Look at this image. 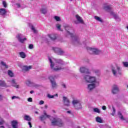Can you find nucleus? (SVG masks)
<instances>
[{"label":"nucleus","instance_id":"14","mask_svg":"<svg viewBox=\"0 0 128 128\" xmlns=\"http://www.w3.org/2000/svg\"><path fill=\"white\" fill-rule=\"evenodd\" d=\"M63 102L64 104V106H70V102L68 98L66 96H63Z\"/></svg>","mask_w":128,"mask_h":128},{"label":"nucleus","instance_id":"29","mask_svg":"<svg viewBox=\"0 0 128 128\" xmlns=\"http://www.w3.org/2000/svg\"><path fill=\"white\" fill-rule=\"evenodd\" d=\"M94 112H97V114H100V110L98 108H94L93 109Z\"/></svg>","mask_w":128,"mask_h":128},{"label":"nucleus","instance_id":"38","mask_svg":"<svg viewBox=\"0 0 128 128\" xmlns=\"http://www.w3.org/2000/svg\"><path fill=\"white\" fill-rule=\"evenodd\" d=\"M4 124V120L2 118L0 117V126H2Z\"/></svg>","mask_w":128,"mask_h":128},{"label":"nucleus","instance_id":"11","mask_svg":"<svg viewBox=\"0 0 128 128\" xmlns=\"http://www.w3.org/2000/svg\"><path fill=\"white\" fill-rule=\"evenodd\" d=\"M43 114H44L41 115L39 118L41 122H44V120H46V118H50V115L48 114L46 110L43 112Z\"/></svg>","mask_w":128,"mask_h":128},{"label":"nucleus","instance_id":"28","mask_svg":"<svg viewBox=\"0 0 128 128\" xmlns=\"http://www.w3.org/2000/svg\"><path fill=\"white\" fill-rule=\"evenodd\" d=\"M96 122H100V124H102V118L100 116H98L96 118Z\"/></svg>","mask_w":128,"mask_h":128},{"label":"nucleus","instance_id":"26","mask_svg":"<svg viewBox=\"0 0 128 128\" xmlns=\"http://www.w3.org/2000/svg\"><path fill=\"white\" fill-rule=\"evenodd\" d=\"M49 38L52 40H56V36L54 34H52L48 35Z\"/></svg>","mask_w":128,"mask_h":128},{"label":"nucleus","instance_id":"41","mask_svg":"<svg viewBox=\"0 0 128 128\" xmlns=\"http://www.w3.org/2000/svg\"><path fill=\"white\" fill-rule=\"evenodd\" d=\"M2 4H3V6H4V8L8 7V5H7L6 2V1H2Z\"/></svg>","mask_w":128,"mask_h":128},{"label":"nucleus","instance_id":"43","mask_svg":"<svg viewBox=\"0 0 128 128\" xmlns=\"http://www.w3.org/2000/svg\"><path fill=\"white\" fill-rule=\"evenodd\" d=\"M94 72L95 74H100V70H94Z\"/></svg>","mask_w":128,"mask_h":128},{"label":"nucleus","instance_id":"50","mask_svg":"<svg viewBox=\"0 0 128 128\" xmlns=\"http://www.w3.org/2000/svg\"><path fill=\"white\" fill-rule=\"evenodd\" d=\"M16 6L18 8H20V4H16Z\"/></svg>","mask_w":128,"mask_h":128},{"label":"nucleus","instance_id":"53","mask_svg":"<svg viewBox=\"0 0 128 128\" xmlns=\"http://www.w3.org/2000/svg\"><path fill=\"white\" fill-rule=\"evenodd\" d=\"M67 113H68V114H71V112H70V111H68V112H67Z\"/></svg>","mask_w":128,"mask_h":128},{"label":"nucleus","instance_id":"54","mask_svg":"<svg viewBox=\"0 0 128 128\" xmlns=\"http://www.w3.org/2000/svg\"><path fill=\"white\" fill-rule=\"evenodd\" d=\"M0 128H4V126H1L0 127Z\"/></svg>","mask_w":128,"mask_h":128},{"label":"nucleus","instance_id":"23","mask_svg":"<svg viewBox=\"0 0 128 128\" xmlns=\"http://www.w3.org/2000/svg\"><path fill=\"white\" fill-rule=\"evenodd\" d=\"M0 86H2V88H8V86L6 84L4 81L0 80Z\"/></svg>","mask_w":128,"mask_h":128},{"label":"nucleus","instance_id":"31","mask_svg":"<svg viewBox=\"0 0 128 128\" xmlns=\"http://www.w3.org/2000/svg\"><path fill=\"white\" fill-rule=\"evenodd\" d=\"M31 30H32V32H34V34L38 33V30H36V28H34V26H32Z\"/></svg>","mask_w":128,"mask_h":128},{"label":"nucleus","instance_id":"42","mask_svg":"<svg viewBox=\"0 0 128 128\" xmlns=\"http://www.w3.org/2000/svg\"><path fill=\"white\" fill-rule=\"evenodd\" d=\"M28 48L30 50H33V48H34V44H29Z\"/></svg>","mask_w":128,"mask_h":128},{"label":"nucleus","instance_id":"55","mask_svg":"<svg viewBox=\"0 0 128 128\" xmlns=\"http://www.w3.org/2000/svg\"><path fill=\"white\" fill-rule=\"evenodd\" d=\"M75 24H78V21H75Z\"/></svg>","mask_w":128,"mask_h":128},{"label":"nucleus","instance_id":"40","mask_svg":"<svg viewBox=\"0 0 128 128\" xmlns=\"http://www.w3.org/2000/svg\"><path fill=\"white\" fill-rule=\"evenodd\" d=\"M112 108L113 110V112L112 113V116H114V114H116V108L114 107L113 106H112Z\"/></svg>","mask_w":128,"mask_h":128},{"label":"nucleus","instance_id":"52","mask_svg":"<svg viewBox=\"0 0 128 128\" xmlns=\"http://www.w3.org/2000/svg\"><path fill=\"white\" fill-rule=\"evenodd\" d=\"M0 100H2V96L0 95Z\"/></svg>","mask_w":128,"mask_h":128},{"label":"nucleus","instance_id":"47","mask_svg":"<svg viewBox=\"0 0 128 128\" xmlns=\"http://www.w3.org/2000/svg\"><path fill=\"white\" fill-rule=\"evenodd\" d=\"M62 88H66V84H62Z\"/></svg>","mask_w":128,"mask_h":128},{"label":"nucleus","instance_id":"21","mask_svg":"<svg viewBox=\"0 0 128 128\" xmlns=\"http://www.w3.org/2000/svg\"><path fill=\"white\" fill-rule=\"evenodd\" d=\"M12 84V86H14V88H18L19 86L18 85V84H16V80L13 79L11 81Z\"/></svg>","mask_w":128,"mask_h":128},{"label":"nucleus","instance_id":"33","mask_svg":"<svg viewBox=\"0 0 128 128\" xmlns=\"http://www.w3.org/2000/svg\"><path fill=\"white\" fill-rule=\"evenodd\" d=\"M1 64L3 66H4L6 68H8V65H6V62H4V61L1 62Z\"/></svg>","mask_w":128,"mask_h":128},{"label":"nucleus","instance_id":"24","mask_svg":"<svg viewBox=\"0 0 128 128\" xmlns=\"http://www.w3.org/2000/svg\"><path fill=\"white\" fill-rule=\"evenodd\" d=\"M6 13V8H0V14L1 16H4Z\"/></svg>","mask_w":128,"mask_h":128},{"label":"nucleus","instance_id":"22","mask_svg":"<svg viewBox=\"0 0 128 128\" xmlns=\"http://www.w3.org/2000/svg\"><path fill=\"white\" fill-rule=\"evenodd\" d=\"M19 56L22 58H26V54L23 52H20Z\"/></svg>","mask_w":128,"mask_h":128},{"label":"nucleus","instance_id":"30","mask_svg":"<svg viewBox=\"0 0 128 128\" xmlns=\"http://www.w3.org/2000/svg\"><path fill=\"white\" fill-rule=\"evenodd\" d=\"M40 12H41L42 14H46V12H47L46 10L44 8H41Z\"/></svg>","mask_w":128,"mask_h":128},{"label":"nucleus","instance_id":"6","mask_svg":"<svg viewBox=\"0 0 128 128\" xmlns=\"http://www.w3.org/2000/svg\"><path fill=\"white\" fill-rule=\"evenodd\" d=\"M51 123L52 126H57L62 127L64 126V122L60 118L52 120Z\"/></svg>","mask_w":128,"mask_h":128},{"label":"nucleus","instance_id":"39","mask_svg":"<svg viewBox=\"0 0 128 128\" xmlns=\"http://www.w3.org/2000/svg\"><path fill=\"white\" fill-rule=\"evenodd\" d=\"M60 24H57L56 25V27L57 28V29L58 30H61L62 31V28H60Z\"/></svg>","mask_w":128,"mask_h":128},{"label":"nucleus","instance_id":"3","mask_svg":"<svg viewBox=\"0 0 128 128\" xmlns=\"http://www.w3.org/2000/svg\"><path fill=\"white\" fill-rule=\"evenodd\" d=\"M64 28L68 34H69L72 38V44H80V37L74 32V30L68 26H66Z\"/></svg>","mask_w":128,"mask_h":128},{"label":"nucleus","instance_id":"37","mask_svg":"<svg viewBox=\"0 0 128 128\" xmlns=\"http://www.w3.org/2000/svg\"><path fill=\"white\" fill-rule=\"evenodd\" d=\"M54 18L56 22H60V18L58 16H54Z\"/></svg>","mask_w":128,"mask_h":128},{"label":"nucleus","instance_id":"12","mask_svg":"<svg viewBox=\"0 0 128 128\" xmlns=\"http://www.w3.org/2000/svg\"><path fill=\"white\" fill-rule=\"evenodd\" d=\"M112 92L113 94H116L120 92V87L116 84L113 85L112 89Z\"/></svg>","mask_w":128,"mask_h":128},{"label":"nucleus","instance_id":"49","mask_svg":"<svg viewBox=\"0 0 128 128\" xmlns=\"http://www.w3.org/2000/svg\"><path fill=\"white\" fill-rule=\"evenodd\" d=\"M28 124L30 126V128H32V123L30 122H28Z\"/></svg>","mask_w":128,"mask_h":128},{"label":"nucleus","instance_id":"51","mask_svg":"<svg viewBox=\"0 0 128 128\" xmlns=\"http://www.w3.org/2000/svg\"><path fill=\"white\" fill-rule=\"evenodd\" d=\"M34 90H31L30 92V94H34Z\"/></svg>","mask_w":128,"mask_h":128},{"label":"nucleus","instance_id":"10","mask_svg":"<svg viewBox=\"0 0 128 128\" xmlns=\"http://www.w3.org/2000/svg\"><path fill=\"white\" fill-rule=\"evenodd\" d=\"M52 50L54 52L59 56H64V51L62 50L60 48L52 47Z\"/></svg>","mask_w":128,"mask_h":128},{"label":"nucleus","instance_id":"27","mask_svg":"<svg viewBox=\"0 0 128 128\" xmlns=\"http://www.w3.org/2000/svg\"><path fill=\"white\" fill-rule=\"evenodd\" d=\"M118 114L120 120H124V116H122V112H118Z\"/></svg>","mask_w":128,"mask_h":128},{"label":"nucleus","instance_id":"56","mask_svg":"<svg viewBox=\"0 0 128 128\" xmlns=\"http://www.w3.org/2000/svg\"><path fill=\"white\" fill-rule=\"evenodd\" d=\"M45 108H48V106L46 105Z\"/></svg>","mask_w":128,"mask_h":128},{"label":"nucleus","instance_id":"17","mask_svg":"<svg viewBox=\"0 0 128 128\" xmlns=\"http://www.w3.org/2000/svg\"><path fill=\"white\" fill-rule=\"evenodd\" d=\"M110 15L112 16L114 20H116L117 22H120V18L118 17V14H114V12H110Z\"/></svg>","mask_w":128,"mask_h":128},{"label":"nucleus","instance_id":"46","mask_svg":"<svg viewBox=\"0 0 128 128\" xmlns=\"http://www.w3.org/2000/svg\"><path fill=\"white\" fill-rule=\"evenodd\" d=\"M28 102H32V98H28Z\"/></svg>","mask_w":128,"mask_h":128},{"label":"nucleus","instance_id":"44","mask_svg":"<svg viewBox=\"0 0 128 128\" xmlns=\"http://www.w3.org/2000/svg\"><path fill=\"white\" fill-rule=\"evenodd\" d=\"M44 104V100H40L39 102L40 106H42V104Z\"/></svg>","mask_w":128,"mask_h":128},{"label":"nucleus","instance_id":"59","mask_svg":"<svg viewBox=\"0 0 128 128\" xmlns=\"http://www.w3.org/2000/svg\"><path fill=\"white\" fill-rule=\"evenodd\" d=\"M127 87H128V85Z\"/></svg>","mask_w":128,"mask_h":128},{"label":"nucleus","instance_id":"25","mask_svg":"<svg viewBox=\"0 0 128 128\" xmlns=\"http://www.w3.org/2000/svg\"><path fill=\"white\" fill-rule=\"evenodd\" d=\"M24 120H27L28 122H30V120H32V118H30V116L25 115L24 116Z\"/></svg>","mask_w":128,"mask_h":128},{"label":"nucleus","instance_id":"32","mask_svg":"<svg viewBox=\"0 0 128 128\" xmlns=\"http://www.w3.org/2000/svg\"><path fill=\"white\" fill-rule=\"evenodd\" d=\"M58 96V94H54V95H53V96H52L50 94H48V96L49 98H54V96Z\"/></svg>","mask_w":128,"mask_h":128},{"label":"nucleus","instance_id":"2","mask_svg":"<svg viewBox=\"0 0 128 128\" xmlns=\"http://www.w3.org/2000/svg\"><path fill=\"white\" fill-rule=\"evenodd\" d=\"M48 60L50 62L51 69L55 72L64 70L63 64H64V62L60 59H56L54 58H50L48 57Z\"/></svg>","mask_w":128,"mask_h":128},{"label":"nucleus","instance_id":"4","mask_svg":"<svg viewBox=\"0 0 128 128\" xmlns=\"http://www.w3.org/2000/svg\"><path fill=\"white\" fill-rule=\"evenodd\" d=\"M72 104L74 106L75 110H78L82 108V102L80 101V100H74L72 101Z\"/></svg>","mask_w":128,"mask_h":128},{"label":"nucleus","instance_id":"58","mask_svg":"<svg viewBox=\"0 0 128 128\" xmlns=\"http://www.w3.org/2000/svg\"><path fill=\"white\" fill-rule=\"evenodd\" d=\"M70 0V2H72V0Z\"/></svg>","mask_w":128,"mask_h":128},{"label":"nucleus","instance_id":"16","mask_svg":"<svg viewBox=\"0 0 128 128\" xmlns=\"http://www.w3.org/2000/svg\"><path fill=\"white\" fill-rule=\"evenodd\" d=\"M32 66H22V72H28L30 70H32Z\"/></svg>","mask_w":128,"mask_h":128},{"label":"nucleus","instance_id":"7","mask_svg":"<svg viewBox=\"0 0 128 128\" xmlns=\"http://www.w3.org/2000/svg\"><path fill=\"white\" fill-rule=\"evenodd\" d=\"M56 78L57 76L56 75L51 76L49 77L52 88H58V84H56V82L54 80V79Z\"/></svg>","mask_w":128,"mask_h":128},{"label":"nucleus","instance_id":"36","mask_svg":"<svg viewBox=\"0 0 128 128\" xmlns=\"http://www.w3.org/2000/svg\"><path fill=\"white\" fill-rule=\"evenodd\" d=\"M123 66L124 68H128V62H122Z\"/></svg>","mask_w":128,"mask_h":128},{"label":"nucleus","instance_id":"45","mask_svg":"<svg viewBox=\"0 0 128 128\" xmlns=\"http://www.w3.org/2000/svg\"><path fill=\"white\" fill-rule=\"evenodd\" d=\"M16 98H18V100H20V97L16 96H12V100H14Z\"/></svg>","mask_w":128,"mask_h":128},{"label":"nucleus","instance_id":"18","mask_svg":"<svg viewBox=\"0 0 128 128\" xmlns=\"http://www.w3.org/2000/svg\"><path fill=\"white\" fill-rule=\"evenodd\" d=\"M26 84L28 86H36V84L30 80H27Z\"/></svg>","mask_w":128,"mask_h":128},{"label":"nucleus","instance_id":"35","mask_svg":"<svg viewBox=\"0 0 128 128\" xmlns=\"http://www.w3.org/2000/svg\"><path fill=\"white\" fill-rule=\"evenodd\" d=\"M8 74L10 76H11V78H13L14 76V73H12V70H8Z\"/></svg>","mask_w":128,"mask_h":128},{"label":"nucleus","instance_id":"9","mask_svg":"<svg viewBox=\"0 0 128 128\" xmlns=\"http://www.w3.org/2000/svg\"><path fill=\"white\" fill-rule=\"evenodd\" d=\"M80 71L82 74H84L82 75V78L84 80V74H90V70L88 69V68L86 67H81L80 68Z\"/></svg>","mask_w":128,"mask_h":128},{"label":"nucleus","instance_id":"48","mask_svg":"<svg viewBox=\"0 0 128 128\" xmlns=\"http://www.w3.org/2000/svg\"><path fill=\"white\" fill-rule=\"evenodd\" d=\"M102 109L104 110H106V106H102Z\"/></svg>","mask_w":128,"mask_h":128},{"label":"nucleus","instance_id":"19","mask_svg":"<svg viewBox=\"0 0 128 128\" xmlns=\"http://www.w3.org/2000/svg\"><path fill=\"white\" fill-rule=\"evenodd\" d=\"M76 18L79 24H84V20H82V18L80 16L78 15V14L76 15Z\"/></svg>","mask_w":128,"mask_h":128},{"label":"nucleus","instance_id":"15","mask_svg":"<svg viewBox=\"0 0 128 128\" xmlns=\"http://www.w3.org/2000/svg\"><path fill=\"white\" fill-rule=\"evenodd\" d=\"M103 8L104 10H106V12H110H110H112V7L111 6L104 4L103 6Z\"/></svg>","mask_w":128,"mask_h":128},{"label":"nucleus","instance_id":"5","mask_svg":"<svg viewBox=\"0 0 128 128\" xmlns=\"http://www.w3.org/2000/svg\"><path fill=\"white\" fill-rule=\"evenodd\" d=\"M112 72L114 76H118V74L122 76V68L118 66H117L116 68L112 67Z\"/></svg>","mask_w":128,"mask_h":128},{"label":"nucleus","instance_id":"8","mask_svg":"<svg viewBox=\"0 0 128 128\" xmlns=\"http://www.w3.org/2000/svg\"><path fill=\"white\" fill-rule=\"evenodd\" d=\"M87 50L91 54H100V51L96 48H92L90 47L86 48Z\"/></svg>","mask_w":128,"mask_h":128},{"label":"nucleus","instance_id":"13","mask_svg":"<svg viewBox=\"0 0 128 128\" xmlns=\"http://www.w3.org/2000/svg\"><path fill=\"white\" fill-rule=\"evenodd\" d=\"M16 38H18V40L22 43L26 40V38H24V36L22 34H18V36H16Z\"/></svg>","mask_w":128,"mask_h":128},{"label":"nucleus","instance_id":"57","mask_svg":"<svg viewBox=\"0 0 128 128\" xmlns=\"http://www.w3.org/2000/svg\"><path fill=\"white\" fill-rule=\"evenodd\" d=\"M44 124H46V122H44Z\"/></svg>","mask_w":128,"mask_h":128},{"label":"nucleus","instance_id":"1","mask_svg":"<svg viewBox=\"0 0 128 128\" xmlns=\"http://www.w3.org/2000/svg\"><path fill=\"white\" fill-rule=\"evenodd\" d=\"M83 81L87 84H90L88 85L87 88L89 92L100 86V82L96 80V76H90L88 74L83 75Z\"/></svg>","mask_w":128,"mask_h":128},{"label":"nucleus","instance_id":"20","mask_svg":"<svg viewBox=\"0 0 128 128\" xmlns=\"http://www.w3.org/2000/svg\"><path fill=\"white\" fill-rule=\"evenodd\" d=\"M18 122L16 120H13L12 122V128H18Z\"/></svg>","mask_w":128,"mask_h":128},{"label":"nucleus","instance_id":"34","mask_svg":"<svg viewBox=\"0 0 128 128\" xmlns=\"http://www.w3.org/2000/svg\"><path fill=\"white\" fill-rule=\"evenodd\" d=\"M94 18H95V20H98V22H102V20L98 16H95Z\"/></svg>","mask_w":128,"mask_h":128}]
</instances>
